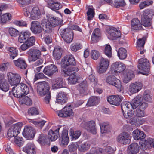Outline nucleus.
<instances>
[{
	"label": "nucleus",
	"instance_id": "nucleus-25",
	"mask_svg": "<svg viewBox=\"0 0 154 154\" xmlns=\"http://www.w3.org/2000/svg\"><path fill=\"white\" fill-rule=\"evenodd\" d=\"M61 127L59 126L57 129L54 131L51 129L49 130L48 137L49 140L52 141H55L57 139L59 134V130Z\"/></svg>",
	"mask_w": 154,
	"mask_h": 154
},
{
	"label": "nucleus",
	"instance_id": "nucleus-1",
	"mask_svg": "<svg viewBox=\"0 0 154 154\" xmlns=\"http://www.w3.org/2000/svg\"><path fill=\"white\" fill-rule=\"evenodd\" d=\"M31 35V33L27 30L21 32L19 34L18 42L20 43H23L20 46L22 51L26 50L35 44V38L34 36L30 37Z\"/></svg>",
	"mask_w": 154,
	"mask_h": 154
},
{
	"label": "nucleus",
	"instance_id": "nucleus-10",
	"mask_svg": "<svg viewBox=\"0 0 154 154\" xmlns=\"http://www.w3.org/2000/svg\"><path fill=\"white\" fill-rule=\"evenodd\" d=\"M149 62L148 60L145 58H142L139 60L138 68L140 70L143 71L141 73L143 75H147L150 71Z\"/></svg>",
	"mask_w": 154,
	"mask_h": 154
},
{
	"label": "nucleus",
	"instance_id": "nucleus-8",
	"mask_svg": "<svg viewBox=\"0 0 154 154\" xmlns=\"http://www.w3.org/2000/svg\"><path fill=\"white\" fill-rule=\"evenodd\" d=\"M60 31V34L64 42L67 43H70L72 41L74 37L72 30L66 28L61 29Z\"/></svg>",
	"mask_w": 154,
	"mask_h": 154
},
{
	"label": "nucleus",
	"instance_id": "nucleus-57",
	"mask_svg": "<svg viewBox=\"0 0 154 154\" xmlns=\"http://www.w3.org/2000/svg\"><path fill=\"white\" fill-rule=\"evenodd\" d=\"M47 140L46 135L44 134H41L39 136L38 141L41 145H45L47 144Z\"/></svg>",
	"mask_w": 154,
	"mask_h": 154
},
{
	"label": "nucleus",
	"instance_id": "nucleus-48",
	"mask_svg": "<svg viewBox=\"0 0 154 154\" xmlns=\"http://www.w3.org/2000/svg\"><path fill=\"white\" fill-rule=\"evenodd\" d=\"M129 122L132 125L138 126L142 124L143 122L141 119L133 117L130 119Z\"/></svg>",
	"mask_w": 154,
	"mask_h": 154
},
{
	"label": "nucleus",
	"instance_id": "nucleus-53",
	"mask_svg": "<svg viewBox=\"0 0 154 154\" xmlns=\"http://www.w3.org/2000/svg\"><path fill=\"white\" fill-rule=\"evenodd\" d=\"M22 126L23 123L22 122H19L12 125L11 128L19 134L20 132L21 128Z\"/></svg>",
	"mask_w": 154,
	"mask_h": 154
},
{
	"label": "nucleus",
	"instance_id": "nucleus-12",
	"mask_svg": "<svg viewBox=\"0 0 154 154\" xmlns=\"http://www.w3.org/2000/svg\"><path fill=\"white\" fill-rule=\"evenodd\" d=\"M7 75L8 81L11 85L16 86L20 84L21 77L19 74L9 72L7 73Z\"/></svg>",
	"mask_w": 154,
	"mask_h": 154
},
{
	"label": "nucleus",
	"instance_id": "nucleus-64",
	"mask_svg": "<svg viewBox=\"0 0 154 154\" xmlns=\"http://www.w3.org/2000/svg\"><path fill=\"white\" fill-rule=\"evenodd\" d=\"M18 134L17 132H16V131H15L11 127L9 129L8 132V136L10 137H15L17 136Z\"/></svg>",
	"mask_w": 154,
	"mask_h": 154
},
{
	"label": "nucleus",
	"instance_id": "nucleus-41",
	"mask_svg": "<svg viewBox=\"0 0 154 154\" xmlns=\"http://www.w3.org/2000/svg\"><path fill=\"white\" fill-rule=\"evenodd\" d=\"M8 53L9 54L10 58L14 59L18 55V50L14 47H8L7 48Z\"/></svg>",
	"mask_w": 154,
	"mask_h": 154
},
{
	"label": "nucleus",
	"instance_id": "nucleus-58",
	"mask_svg": "<svg viewBox=\"0 0 154 154\" xmlns=\"http://www.w3.org/2000/svg\"><path fill=\"white\" fill-rule=\"evenodd\" d=\"M80 144L79 142L72 143L69 146V149L70 152H75L78 148V146Z\"/></svg>",
	"mask_w": 154,
	"mask_h": 154
},
{
	"label": "nucleus",
	"instance_id": "nucleus-44",
	"mask_svg": "<svg viewBox=\"0 0 154 154\" xmlns=\"http://www.w3.org/2000/svg\"><path fill=\"white\" fill-rule=\"evenodd\" d=\"M100 125L102 133H105L110 131V126L108 123H102L100 124Z\"/></svg>",
	"mask_w": 154,
	"mask_h": 154
},
{
	"label": "nucleus",
	"instance_id": "nucleus-55",
	"mask_svg": "<svg viewBox=\"0 0 154 154\" xmlns=\"http://www.w3.org/2000/svg\"><path fill=\"white\" fill-rule=\"evenodd\" d=\"M153 1L152 0H146L141 2L139 4V7L140 9H142L144 8L152 5Z\"/></svg>",
	"mask_w": 154,
	"mask_h": 154
},
{
	"label": "nucleus",
	"instance_id": "nucleus-31",
	"mask_svg": "<svg viewBox=\"0 0 154 154\" xmlns=\"http://www.w3.org/2000/svg\"><path fill=\"white\" fill-rule=\"evenodd\" d=\"M15 65L18 68L22 69H26L27 67V64L24 59L20 58L16 60L13 61Z\"/></svg>",
	"mask_w": 154,
	"mask_h": 154
},
{
	"label": "nucleus",
	"instance_id": "nucleus-21",
	"mask_svg": "<svg viewBox=\"0 0 154 154\" xmlns=\"http://www.w3.org/2000/svg\"><path fill=\"white\" fill-rule=\"evenodd\" d=\"M123 97L118 95L109 96L107 98L108 101L111 104L118 106L119 105Z\"/></svg>",
	"mask_w": 154,
	"mask_h": 154
},
{
	"label": "nucleus",
	"instance_id": "nucleus-13",
	"mask_svg": "<svg viewBox=\"0 0 154 154\" xmlns=\"http://www.w3.org/2000/svg\"><path fill=\"white\" fill-rule=\"evenodd\" d=\"M139 144L140 148L143 150L154 147V139L149 138L145 140H141L140 141Z\"/></svg>",
	"mask_w": 154,
	"mask_h": 154
},
{
	"label": "nucleus",
	"instance_id": "nucleus-54",
	"mask_svg": "<svg viewBox=\"0 0 154 154\" xmlns=\"http://www.w3.org/2000/svg\"><path fill=\"white\" fill-rule=\"evenodd\" d=\"M29 122L33 123L37 127H42L45 125L46 121L42 120L40 121H36L34 119H30Z\"/></svg>",
	"mask_w": 154,
	"mask_h": 154
},
{
	"label": "nucleus",
	"instance_id": "nucleus-11",
	"mask_svg": "<svg viewBox=\"0 0 154 154\" xmlns=\"http://www.w3.org/2000/svg\"><path fill=\"white\" fill-rule=\"evenodd\" d=\"M28 54V59L29 63L34 62L39 59L41 53V51L38 49L31 48L27 52Z\"/></svg>",
	"mask_w": 154,
	"mask_h": 154
},
{
	"label": "nucleus",
	"instance_id": "nucleus-32",
	"mask_svg": "<svg viewBox=\"0 0 154 154\" xmlns=\"http://www.w3.org/2000/svg\"><path fill=\"white\" fill-rule=\"evenodd\" d=\"M48 3V7L53 10L56 11L61 8L62 5L60 3L57 1L52 0L49 1Z\"/></svg>",
	"mask_w": 154,
	"mask_h": 154
},
{
	"label": "nucleus",
	"instance_id": "nucleus-34",
	"mask_svg": "<svg viewBox=\"0 0 154 154\" xmlns=\"http://www.w3.org/2000/svg\"><path fill=\"white\" fill-rule=\"evenodd\" d=\"M88 88L87 82L86 80H83L77 86V88L81 94L85 92Z\"/></svg>",
	"mask_w": 154,
	"mask_h": 154
},
{
	"label": "nucleus",
	"instance_id": "nucleus-3",
	"mask_svg": "<svg viewBox=\"0 0 154 154\" xmlns=\"http://www.w3.org/2000/svg\"><path fill=\"white\" fill-rule=\"evenodd\" d=\"M78 68L71 67L62 69V72L65 77L69 75L68 78L69 82L72 84H75L80 78V75L75 73L78 71Z\"/></svg>",
	"mask_w": 154,
	"mask_h": 154
},
{
	"label": "nucleus",
	"instance_id": "nucleus-35",
	"mask_svg": "<svg viewBox=\"0 0 154 154\" xmlns=\"http://www.w3.org/2000/svg\"><path fill=\"white\" fill-rule=\"evenodd\" d=\"M100 32L98 28L95 29L93 31L91 37V41L93 43H96L100 39Z\"/></svg>",
	"mask_w": 154,
	"mask_h": 154
},
{
	"label": "nucleus",
	"instance_id": "nucleus-22",
	"mask_svg": "<svg viewBox=\"0 0 154 154\" xmlns=\"http://www.w3.org/2000/svg\"><path fill=\"white\" fill-rule=\"evenodd\" d=\"M58 72L57 67L54 64H51L45 67L43 71L44 73L49 77Z\"/></svg>",
	"mask_w": 154,
	"mask_h": 154
},
{
	"label": "nucleus",
	"instance_id": "nucleus-6",
	"mask_svg": "<svg viewBox=\"0 0 154 154\" xmlns=\"http://www.w3.org/2000/svg\"><path fill=\"white\" fill-rule=\"evenodd\" d=\"M61 23V21L59 20L57 17H51L50 20H45L43 21L42 23L43 30L47 32H49L51 31V27H55Z\"/></svg>",
	"mask_w": 154,
	"mask_h": 154
},
{
	"label": "nucleus",
	"instance_id": "nucleus-2",
	"mask_svg": "<svg viewBox=\"0 0 154 154\" xmlns=\"http://www.w3.org/2000/svg\"><path fill=\"white\" fill-rule=\"evenodd\" d=\"M50 87L48 83L46 81L38 82L37 84V91L38 94L41 97L45 96L44 100L46 104L49 103L51 99Z\"/></svg>",
	"mask_w": 154,
	"mask_h": 154
},
{
	"label": "nucleus",
	"instance_id": "nucleus-19",
	"mask_svg": "<svg viewBox=\"0 0 154 154\" xmlns=\"http://www.w3.org/2000/svg\"><path fill=\"white\" fill-rule=\"evenodd\" d=\"M22 134L24 137L27 139L32 138L35 135V130L32 127L26 126L24 127Z\"/></svg>",
	"mask_w": 154,
	"mask_h": 154
},
{
	"label": "nucleus",
	"instance_id": "nucleus-51",
	"mask_svg": "<svg viewBox=\"0 0 154 154\" xmlns=\"http://www.w3.org/2000/svg\"><path fill=\"white\" fill-rule=\"evenodd\" d=\"M20 102L21 104H25L30 106L32 105V102L31 99L27 96H24L23 98L20 99Z\"/></svg>",
	"mask_w": 154,
	"mask_h": 154
},
{
	"label": "nucleus",
	"instance_id": "nucleus-38",
	"mask_svg": "<svg viewBox=\"0 0 154 154\" xmlns=\"http://www.w3.org/2000/svg\"><path fill=\"white\" fill-rule=\"evenodd\" d=\"M3 77L0 74V89L5 91H7L9 89V84L6 81L3 79Z\"/></svg>",
	"mask_w": 154,
	"mask_h": 154
},
{
	"label": "nucleus",
	"instance_id": "nucleus-42",
	"mask_svg": "<svg viewBox=\"0 0 154 154\" xmlns=\"http://www.w3.org/2000/svg\"><path fill=\"white\" fill-rule=\"evenodd\" d=\"M142 98L140 95L137 96L133 100L131 103L133 109H135L139 106L142 101Z\"/></svg>",
	"mask_w": 154,
	"mask_h": 154
},
{
	"label": "nucleus",
	"instance_id": "nucleus-4",
	"mask_svg": "<svg viewBox=\"0 0 154 154\" xmlns=\"http://www.w3.org/2000/svg\"><path fill=\"white\" fill-rule=\"evenodd\" d=\"M13 94L15 97L20 98L23 95H26L29 91V87L25 84L21 83L14 86L12 91Z\"/></svg>",
	"mask_w": 154,
	"mask_h": 154
},
{
	"label": "nucleus",
	"instance_id": "nucleus-26",
	"mask_svg": "<svg viewBox=\"0 0 154 154\" xmlns=\"http://www.w3.org/2000/svg\"><path fill=\"white\" fill-rule=\"evenodd\" d=\"M85 128L88 131L93 134H95L97 133L95 123L94 121H91L87 122L85 124Z\"/></svg>",
	"mask_w": 154,
	"mask_h": 154
},
{
	"label": "nucleus",
	"instance_id": "nucleus-30",
	"mask_svg": "<svg viewBox=\"0 0 154 154\" xmlns=\"http://www.w3.org/2000/svg\"><path fill=\"white\" fill-rule=\"evenodd\" d=\"M132 135L134 138L135 140L143 139L146 137L144 132L138 129H137L133 131Z\"/></svg>",
	"mask_w": 154,
	"mask_h": 154
},
{
	"label": "nucleus",
	"instance_id": "nucleus-7",
	"mask_svg": "<svg viewBox=\"0 0 154 154\" xmlns=\"http://www.w3.org/2000/svg\"><path fill=\"white\" fill-rule=\"evenodd\" d=\"M121 107L124 117L126 119H130L133 116L134 110L131 103L125 101L121 104Z\"/></svg>",
	"mask_w": 154,
	"mask_h": 154
},
{
	"label": "nucleus",
	"instance_id": "nucleus-33",
	"mask_svg": "<svg viewBox=\"0 0 154 154\" xmlns=\"http://www.w3.org/2000/svg\"><path fill=\"white\" fill-rule=\"evenodd\" d=\"M139 149L138 144L134 143L130 144L127 149L128 154H136L139 151Z\"/></svg>",
	"mask_w": 154,
	"mask_h": 154
},
{
	"label": "nucleus",
	"instance_id": "nucleus-39",
	"mask_svg": "<svg viewBox=\"0 0 154 154\" xmlns=\"http://www.w3.org/2000/svg\"><path fill=\"white\" fill-rule=\"evenodd\" d=\"M41 15V13L39 8L37 7H34L31 11L30 18L32 20H36Z\"/></svg>",
	"mask_w": 154,
	"mask_h": 154
},
{
	"label": "nucleus",
	"instance_id": "nucleus-15",
	"mask_svg": "<svg viewBox=\"0 0 154 154\" xmlns=\"http://www.w3.org/2000/svg\"><path fill=\"white\" fill-rule=\"evenodd\" d=\"M71 106L70 105L66 106L61 111L57 112L58 115L62 117H66L73 115V112Z\"/></svg>",
	"mask_w": 154,
	"mask_h": 154
},
{
	"label": "nucleus",
	"instance_id": "nucleus-23",
	"mask_svg": "<svg viewBox=\"0 0 154 154\" xmlns=\"http://www.w3.org/2000/svg\"><path fill=\"white\" fill-rule=\"evenodd\" d=\"M23 151L27 154H36V147L32 143H29L23 148Z\"/></svg>",
	"mask_w": 154,
	"mask_h": 154
},
{
	"label": "nucleus",
	"instance_id": "nucleus-18",
	"mask_svg": "<svg viewBox=\"0 0 154 154\" xmlns=\"http://www.w3.org/2000/svg\"><path fill=\"white\" fill-rule=\"evenodd\" d=\"M134 76V72L128 69H125L123 72L122 77L124 82L127 83Z\"/></svg>",
	"mask_w": 154,
	"mask_h": 154
},
{
	"label": "nucleus",
	"instance_id": "nucleus-59",
	"mask_svg": "<svg viewBox=\"0 0 154 154\" xmlns=\"http://www.w3.org/2000/svg\"><path fill=\"white\" fill-rule=\"evenodd\" d=\"M28 112L29 115L33 116L39 114V110L37 108L33 107L29 109Z\"/></svg>",
	"mask_w": 154,
	"mask_h": 154
},
{
	"label": "nucleus",
	"instance_id": "nucleus-24",
	"mask_svg": "<svg viewBox=\"0 0 154 154\" xmlns=\"http://www.w3.org/2000/svg\"><path fill=\"white\" fill-rule=\"evenodd\" d=\"M142 84L140 82H136L135 84L131 83L129 87V91L132 94L138 92L142 88Z\"/></svg>",
	"mask_w": 154,
	"mask_h": 154
},
{
	"label": "nucleus",
	"instance_id": "nucleus-14",
	"mask_svg": "<svg viewBox=\"0 0 154 154\" xmlns=\"http://www.w3.org/2000/svg\"><path fill=\"white\" fill-rule=\"evenodd\" d=\"M106 82L109 84L114 85L118 89V91H120L121 90V84L120 81L116 79L113 75L108 76L106 78Z\"/></svg>",
	"mask_w": 154,
	"mask_h": 154
},
{
	"label": "nucleus",
	"instance_id": "nucleus-50",
	"mask_svg": "<svg viewBox=\"0 0 154 154\" xmlns=\"http://www.w3.org/2000/svg\"><path fill=\"white\" fill-rule=\"evenodd\" d=\"M147 38L146 36L143 37L142 38L139 39L137 42V48L138 49H141L143 48L145 44V41Z\"/></svg>",
	"mask_w": 154,
	"mask_h": 154
},
{
	"label": "nucleus",
	"instance_id": "nucleus-27",
	"mask_svg": "<svg viewBox=\"0 0 154 154\" xmlns=\"http://www.w3.org/2000/svg\"><path fill=\"white\" fill-rule=\"evenodd\" d=\"M108 32L109 34L108 37L112 40L116 39L121 35L120 32L114 27L109 29Z\"/></svg>",
	"mask_w": 154,
	"mask_h": 154
},
{
	"label": "nucleus",
	"instance_id": "nucleus-52",
	"mask_svg": "<svg viewBox=\"0 0 154 154\" xmlns=\"http://www.w3.org/2000/svg\"><path fill=\"white\" fill-rule=\"evenodd\" d=\"M87 14L88 16V20H91L94 17V9L92 7H89L88 9Z\"/></svg>",
	"mask_w": 154,
	"mask_h": 154
},
{
	"label": "nucleus",
	"instance_id": "nucleus-45",
	"mask_svg": "<svg viewBox=\"0 0 154 154\" xmlns=\"http://www.w3.org/2000/svg\"><path fill=\"white\" fill-rule=\"evenodd\" d=\"M70 136L72 139H76L80 136L81 132L80 130L74 131L72 129H70L69 131Z\"/></svg>",
	"mask_w": 154,
	"mask_h": 154
},
{
	"label": "nucleus",
	"instance_id": "nucleus-60",
	"mask_svg": "<svg viewBox=\"0 0 154 154\" xmlns=\"http://www.w3.org/2000/svg\"><path fill=\"white\" fill-rule=\"evenodd\" d=\"M105 54L109 57H111L112 56V49L109 45H106L104 51Z\"/></svg>",
	"mask_w": 154,
	"mask_h": 154
},
{
	"label": "nucleus",
	"instance_id": "nucleus-37",
	"mask_svg": "<svg viewBox=\"0 0 154 154\" xmlns=\"http://www.w3.org/2000/svg\"><path fill=\"white\" fill-rule=\"evenodd\" d=\"M131 29L134 30H140L142 29L139 20L137 18L133 19L131 21Z\"/></svg>",
	"mask_w": 154,
	"mask_h": 154
},
{
	"label": "nucleus",
	"instance_id": "nucleus-47",
	"mask_svg": "<svg viewBox=\"0 0 154 154\" xmlns=\"http://www.w3.org/2000/svg\"><path fill=\"white\" fill-rule=\"evenodd\" d=\"M90 147L89 144L88 142L83 143L78 146V150L81 152L86 151L89 149Z\"/></svg>",
	"mask_w": 154,
	"mask_h": 154
},
{
	"label": "nucleus",
	"instance_id": "nucleus-49",
	"mask_svg": "<svg viewBox=\"0 0 154 154\" xmlns=\"http://www.w3.org/2000/svg\"><path fill=\"white\" fill-rule=\"evenodd\" d=\"M11 18V14L6 13L3 14L0 17L1 22L5 23L10 21Z\"/></svg>",
	"mask_w": 154,
	"mask_h": 154
},
{
	"label": "nucleus",
	"instance_id": "nucleus-28",
	"mask_svg": "<svg viewBox=\"0 0 154 154\" xmlns=\"http://www.w3.org/2000/svg\"><path fill=\"white\" fill-rule=\"evenodd\" d=\"M60 140L61 139V144L62 146L67 145L69 142V139L68 136V131L64 129L62 131Z\"/></svg>",
	"mask_w": 154,
	"mask_h": 154
},
{
	"label": "nucleus",
	"instance_id": "nucleus-36",
	"mask_svg": "<svg viewBox=\"0 0 154 154\" xmlns=\"http://www.w3.org/2000/svg\"><path fill=\"white\" fill-rule=\"evenodd\" d=\"M64 82L62 78H57L55 79L53 83L52 88L53 89H57L63 87Z\"/></svg>",
	"mask_w": 154,
	"mask_h": 154
},
{
	"label": "nucleus",
	"instance_id": "nucleus-46",
	"mask_svg": "<svg viewBox=\"0 0 154 154\" xmlns=\"http://www.w3.org/2000/svg\"><path fill=\"white\" fill-rule=\"evenodd\" d=\"M118 55L119 59H124L127 56V51L126 49L122 47L119 48L117 52Z\"/></svg>",
	"mask_w": 154,
	"mask_h": 154
},
{
	"label": "nucleus",
	"instance_id": "nucleus-9",
	"mask_svg": "<svg viewBox=\"0 0 154 154\" xmlns=\"http://www.w3.org/2000/svg\"><path fill=\"white\" fill-rule=\"evenodd\" d=\"M60 64L62 67L64 69L68 66H75L76 62L73 56L69 54L66 55L62 59Z\"/></svg>",
	"mask_w": 154,
	"mask_h": 154
},
{
	"label": "nucleus",
	"instance_id": "nucleus-56",
	"mask_svg": "<svg viewBox=\"0 0 154 154\" xmlns=\"http://www.w3.org/2000/svg\"><path fill=\"white\" fill-rule=\"evenodd\" d=\"M82 48V45L80 44L77 43H73L70 46L71 50L74 52H76L78 50L81 49Z\"/></svg>",
	"mask_w": 154,
	"mask_h": 154
},
{
	"label": "nucleus",
	"instance_id": "nucleus-20",
	"mask_svg": "<svg viewBox=\"0 0 154 154\" xmlns=\"http://www.w3.org/2000/svg\"><path fill=\"white\" fill-rule=\"evenodd\" d=\"M30 29L35 34H38L41 33L42 29H43L42 26H41L40 22L38 21H32Z\"/></svg>",
	"mask_w": 154,
	"mask_h": 154
},
{
	"label": "nucleus",
	"instance_id": "nucleus-43",
	"mask_svg": "<svg viewBox=\"0 0 154 154\" xmlns=\"http://www.w3.org/2000/svg\"><path fill=\"white\" fill-rule=\"evenodd\" d=\"M99 102V98L98 97L93 96L90 97L86 104L87 106H93L97 105Z\"/></svg>",
	"mask_w": 154,
	"mask_h": 154
},
{
	"label": "nucleus",
	"instance_id": "nucleus-63",
	"mask_svg": "<svg viewBox=\"0 0 154 154\" xmlns=\"http://www.w3.org/2000/svg\"><path fill=\"white\" fill-rule=\"evenodd\" d=\"M126 5V3L124 0H119L116 1L115 2L114 6L116 8H118L120 7H124Z\"/></svg>",
	"mask_w": 154,
	"mask_h": 154
},
{
	"label": "nucleus",
	"instance_id": "nucleus-40",
	"mask_svg": "<svg viewBox=\"0 0 154 154\" xmlns=\"http://www.w3.org/2000/svg\"><path fill=\"white\" fill-rule=\"evenodd\" d=\"M53 55L54 58L57 60L60 59L61 57V49L60 47L56 46L54 47L53 51Z\"/></svg>",
	"mask_w": 154,
	"mask_h": 154
},
{
	"label": "nucleus",
	"instance_id": "nucleus-16",
	"mask_svg": "<svg viewBox=\"0 0 154 154\" xmlns=\"http://www.w3.org/2000/svg\"><path fill=\"white\" fill-rule=\"evenodd\" d=\"M131 137L127 132H123L120 134L117 137V141L122 144H129L130 142Z\"/></svg>",
	"mask_w": 154,
	"mask_h": 154
},
{
	"label": "nucleus",
	"instance_id": "nucleus-17",
	"mask_svg": "<svg viewBox=\"0 0 154 154\" xmlns=\"http://www.w3.org/2000/svg\"><path fill=\"white\" fill-rule=\"evenodd\" d=\"M99 68L98 72L103 73L106 72L109 65V61L107 59L102 57L99 62Z\"/></svg>",
	"mask_w": 154,
	"mask_h": 154
},
{
	"label": "nucleus",
	"instance_id": "nucleus-5",
	"mask_svg": "<svg viewBox=\"0 0 154 154\" xmlns=\"http://www.w3.org/2000/svg\"><path fill=\"white\" fill-rule=\"evenodd\" d=\"M154 15V12L152 10L149 9L145 10L141 16V25L145 27L150 26L152 24V19Z\"/></svg>",
	"mask_w": 154,
	"mask_h": 154
},
{
	"label": "nucleus",
	"instance_id": "nucleus-29",
	"mask_svg": "<svg viewBox=\"0 0 154 154\" xmlns=\"http://www.w3.org/2000/svg\"><path fill=\"white\" fill-rule=\"evenodd\" d=\"M68 100V95L64 92H59L56 97L57 102L61 104L65 103Z\"/></svg>",
	"mask_w": 154,
	"mask_h": 154
},
{
	"label": "nucleus",
	"instance_id": "nucleus-61",
	"mask_svg": "<svg viewBox=\"0 0 154 154\" xmlns=\"http://www.w3.org/2000/svg\"><path fill=\"white\" fill-rule=\"evenodd\" d=\"M8 32L11 36L14 37H16L19 34V31L12 27L9 28Z\"/></svg>",
	"mask_w": 154,
	"mask_h": 154
},
{
	"label": "nucleus",
	"instance_id": "nucleus-62",
	"mask_svg": "<svg viewBox=\"0 0 154 154\" xmlns=\"http://www.w3.org/2000/svg\"><path fill=\"white\" fill-rule=\"evenodd\" d=\"M91 54L92 58L94 60H97L100 55L99 52L95 50H92Z\"/></svg>",
	"mask_w": 154,
	"mask_h": 154
}]
</instances>
